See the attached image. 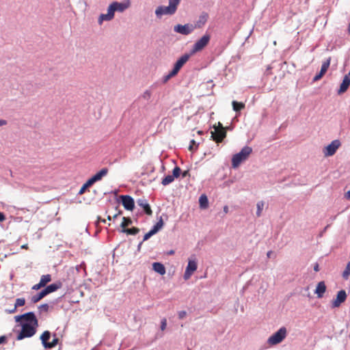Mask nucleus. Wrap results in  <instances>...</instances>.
Returning a JSON list of instances; mask_svg holds the SVG:
<instances>
[{
    "mask_svg": "<svg viewBox=\"0 0 350 350\" xmlns=\"http://www.w3.org/2000/svg\"><path fill=\"white\" fill-rule=\"evenodd\" d=\"M286 328L285 327H282L268 338L267 342L270 345H276L282 342L286 337Z\"/></svg>",
    "mask_w": 350,
    "mask_h": 350,
    "instance_id": "39448f33",
    "label": "nucleus"
},
{
    "mask_svg": "<svg viewBox=\"0 0 350 350\" xmlns=\"http://www.w3.org/2000/svg\"><path fill=\"white\" fill-rule=\"evenodd\" d=\"M326 291V286L324 282H320L318 283L317 288L315 289V293L317 295L319 298H321L323 296Z\"/></svg>",
    "mask_w": 350,
    "mask_h": 350,
    "instance_id": "b1692460",
    "label": "nucleus"
},
{
    "mask_svg": "<svg viewBox=\"0 0 350 350\" xmlns=\"http://www.w3.org/2000/svg\"><path fill=\"white\" fill-rule=\"evenodd\" d=\"M330 61H331V58L329 57L323 63L319 73L317 74L313 79L314 81H317L320 80L323 77V75L326 73L327 70H328V68L329 67Z\"/></svg>",
    "mask_w": 350,
    "mask_h": 350,
    "instance_id": "dca6fc26",
    "label": "nucleus"
},
{
    "mask_svg": "<svg viewBox=\"0 0 350 350\" xmlns=\"http://www.w3.org/2000/svg\"><path fill=\"white\" fill-rule=\"evenodd\" d=\"M189 174V171H185L183 173V177H185L187 176V174Z\"/></svg>",
    "mask_w": 350,
    "mask_h": 350,
    "instance_id": "5fc2aeb1",
    "label": "nucleus"
},
{
    "mask_svg": "<svg viewBox=\"0 0 350 350\" xmlns=\"http://www.w3.org/2000/svg\"><path fill=\"white\" fill-rule=\"evenodd\" d=\"M181 170L179 167L176 166L174 168L172 174L167 175L165 178L162 179L161 183L163 185L166 186L170 183H172L175 178L179 177L180 174Z\"/></svg>",
    "mask_w": 350,
    "mask_h": 350,
    "instance_id": "9b49d317",
    "label": "nucleus"
},
{
    "mask_svg": "<svg viewBox=\"0 0 350 350\" xmlns=\"http://www.w3.org/2000/svg\"><path fill=\"white\" fill-rule=\"evenodd\" d=\"M49 308V305H48L47 304H42V305H41V306H40V309H42V310H44V311H46H46H48Z\"/></svg>",
    "mask_w": 350,
    "mask_h": 350,
    "instance_id": "a18cd8bd",
    "label": "nucleus"
},
{
    "mask_svg": "<svg viewBox=\"0 0 350 350\" xmlns=\"http://www.w3.org/2000/svg\"><path fill=\"white\" fill-rule=\"evenodd\" d=\"M61 287H62V283L60 282H59L53 283V284H51L47 286L45 288L43 289V291L46 296L48 294L56 291Z\"/></svg>",
    "mask_w": 350,
    "mask_h": 350,
    "instance_id": "aec40b11",
    "label": "nucleus"
},
{
    "mask_svg": "<svg viewBox=\"0 0 350 350\" xmlns=\"http://www.w3.org/2000/svg\"><path fill=\"white\" fill-rule=\"evenodd\" d=\"M6 124V121L4 120H0V126H3Z\"/></svg>",
    "mask_w": 350,
    "mask_h": 350,
    "instance_id": "8fccbe9b",
    "label": "nucleus"
},
{
    "mask_svg": "<svg viewBox=\"0 0 350 350\" xmlns=\"http://www.w3.org/2000/svg\"><path fill=\"white\" fill-rule=\"evenodd\" d=\"M348 76H349V77L350 76V72H349V75H348Z\"/></svg>",
    "mask_w": 350,
    "mask_h": 350,
    "instance_id": "e2e57ef3",
    "label": "nucleus"
},
{
    "mask_svg": "<svg viewBox=\"0 0 350 350\" xmlns=\"http://www.w3.org/2000/svg\"><path fill=\"white\" fill-rule=\"evenodd\" d=\"M51 275L50 274L42 275L40 282L44 286V287L51 281Z\"/></svg>",
    "mask_w": 350,
    "mask_h": 350,
    "instance_id": "2f4dec72",
    "label": "nucleus"
},
{
    "mask_svg": "<svg viewBox=\"0 0 350 350\" xmlns=\"http://www.w3.org/2000/svg\"><path fill=\"white\" fill-rule=\"evenodd\" d=\"M8 342V338L5 336H0V345L5 344Z\"/></svg>",
    "mask_w": 350,
    "mask_h": 350,
    "instance_id": "37998d69",
    "label": "nucleus"
},
{
    "mask_svg": "<svg viewBox=\"0 0 350 350\" xmlns=\"http://www.w3.org/2000/svg\"><path fill=\"white\" fill-rule=\"evenodd\" d=\"M42 287H44V286L39 282V283H38L32 286V289L37 291Z\"/></svg>",
    "mask_w": 350,
    "mask_h": 350,
    "instance_id": "a19ab883",
    "label": "nucleus"
},
{
    "mask_svg": "<svg viewBox=\"0 0 350 350\" xmlns=\"http://www.w3.org/2000/svg\"><path fill=\"white\" fill-rule=\"evenodd\" d=\"M172 70L169 72V74L167 75H166L165 77V80H164L165 82L167 81L170 78L176 75H172Z\"/></svg>",
    "mask_w": 350,
    "mask_h": 350,
    "instance_id": "79ce46f5",
    "label": "nucleus"
},
{
    "mask_svg": "<svg viewBox=\"0 0 350 350\" xmlns=\"http://www.w3.org/2000/svg\"><path fill=\"white\" fill-rule=\"evenodd\" d=\"M122 203L124 208L128 211H133L135 207V202L130 196H121Z\"/></svg>",
    "mask_w": 350,
    "mask_h": 350,
    "instance_id": "2eb2a0df",
    "label": "nucleus"
},
{
    "mask_svg": "<svg viewBox=\"0 0 350 350\" xmlns=\"http://www.w3.org/2000/svg\"><path fill=\"white\" fill-rule=\"evenodd\" d=\"M271 254H272V252H271V251H269V252H267V257H268V258H270V257H271Z\"/></svg>",
    "mask_w": 350,
    "mask_h": 350,
    "instance_id": "4d7b16f0",
    "label": "nucleus"
},
{
    "mask_svg": "<svg viewBox=\"0 0 350 350\" xmlns=\"http://www.w3.org/2000/svg\"><path fill=\"white\" fill-rule=\"evenodd\" d=\"M341 144L338 139H335L331 142L329 145H327L323 149V154L325 157H331L334 155L338 148L340 146Z\"/></svg>",
    "mask_w": 350,
    "mask_h": 350,
    "instance_id": "0eeeda50",
    "label": "nucleus"
},
{
    "mask_svg": "<svg viewBox=\"0 0 350 350\" xmlns=\"http://www.w3.org/2000/svg\"><path fill=\"white\" fill-rule=\"evenodd\" d=\"M107 219H108V220H111V217L110 215H109V216L107 217Z\"/></svg>",
    "mask_w": 350,
    "mask_h": 350,
    "instance_id": "052dcab7",
    "label": "nucleus"
},
{
    "mask_svg": "<svg viewBox=\"0 0 350 350\" xmlns=\"http://www.w3.org/2000/svg\"><path fill=\"white\" fill-rule=\"evenodd\" d=\"M211 40V35L205 33L199 40H198L193 45L190 55H194L198 52L202 51L209 43Z\"/></svg>",
    "mask_w": 350,
    "mask_h": 350,
    "instance_id": "7ed1b4c3",
    "label": "nucleus"
},
{
    "mask_svg": "<svg viewBox=\"0 0 350 350\" xmlns=\"http://www.w3.org/2000/svg\"><path fill=\"white\" fill-rule=\"evenodd\" d=\"M350 275V261L347 264L346 268L342 272V277L344 279L347 280Z\"/></svg>",
    "mask_w": 350,
    "mask_h": 350,
    "instance_id": "f704fd0d",
    "label": "nucleus"
},
{
    "mask_svg": "<svg viewBox=\"0 0 350 350\" xmlns=\"http://www.w3.org/2000/svg\"><path fill=\"white\" fill-rule=\"evenodd\" d=\"M200 206L202 208H206L208 206V201L206 195H201L199 198Z\"/></svg>",
    "mask_w": 350,
    "mask_h": 350,
    "instance_id": "cd10ccee",
    "label": "nucleus"
},
{
    "mask_svg": "<svg viewBox=\"0 0 350 350\" xmlns=\"http://www.w3.org/2000/svg\"><path fill=\"white\" fill-rule=\"evenodd\" d=\"M107 173L108 169L107 167L103 168L98 172L94 174L92 178H90L91 181H92L94 183L96 181L101 180L103 177L107 174Z\"/></svg>",
    "mask_w": 350,
    "mask_h": 350,
    "instance_id": "4be33fe9",
    "label": "nucleus"
},
{
    "mask_svg": "<svg viewBox=\"0 0 350 350\" xmlns=\"http://www.w3.org/2000/svg\"><path fill=\"white\" fill-rule=\"evenodd\" d=\"M130 5H131L130 0H124L122 2L114 1V2L111 3L109 5V7L110 8L111 11L114 14L115 12H116V11L120 12H124L125 10L129 8L130 7Z\"/></svg>",
    "mask_w": 350,
    "mask_h": 350,
    "instance_id": "423d86ee",
    "label": "nucleus"
},
{
    "mask_svg": "<svg viewBox=\"0 0 350 350\" xmlns=\"http://www.w3.org/2000/svg\"><path fill=\"white\" fill-rule=\"evenodd\" d=\"M194 29L195 27L189 23L184 25L178 24L174 27V31L185 36L190 34Z\"/></svg>",
    "mask_w": 350,
    "mask_h": 350,
    "instance_id": "6e6552de",
    "label": "nucleus"
},
{
    "mask_svg": "<svg viewBox=\"0 0 350 350\" xmlns=\"http://www.w3.org/2000/svg\"><path fill=\"white\" fill-rule=\"evenodd\" d=\"M25 299L24 298L16 299L14 308L12 310H10L9 312L10 313L15 312V311L18 307L23 306L25 305Z\"/></svg>",
    "mask_w": 350,
    "mask_h": 350,
    "instance_id": "bb28decb",
    "label": "nucleus"
},
{
    "mask_svg": "<svg viewBox=\"0 0 350 350\" xmlns=\"http://www.w3.org/2000/svg\"><path fill=\"white\" fill-rule=\"evenodd\" d=\"M142 98L145 100H149L151 97V92L150 90H146L143 94H142Z\"/></svg>",
    "mask_w": 350,
    "mask_h": 350,
    "instance_id": "58836bf2",
    "label": "nucleus"
},
{
    "mask_svg": "<svg viewBox=\"0 0 350 350\" xmlns=\"http://www.w3.org/2000/svg\"><path fill=\"white\" fill-rule=\"evenodd\" d=\"M163 221L162 218L161 217L160 219L157 221V223L153 226V228L148 232L145 234L143 239V241H147L152 235L156 234L159 230H161L163 228Z\"/></svg>",
    "mask_w": 350,
    "mask_h": 350,
    "instance_id": "4468645a",
    "label": "nucleus"
},
{
    "mask_svg": "<svg viewBox=\"0 0 350 350\" xmlns=\"http://www.w3.org/2000/svg\"><path fill=\"white\" fill-rule=\"evenodd\" d=\"M137 203L140 207L143 208L144 211L146 215L150 216L152 215V211L150 208V206L146 200L139 199L137 201Z\"/></svg>",
    "mask_w": 350,
    "mask_h": 350,
    "instance_id": "a211bd4d",
    "label": "nucleus"
},
{
    "mask_svg": "<svg viewBox=\"0 0 350 350\" xmlns=\"http://www.w3.org/2000/svg\"><path fill=\"white\" fill-rule=\"evenodd\" d=\"M252 149L249 146L243 147L241 150L235 154L232 159V165L234 168L237 167L241 162L246 160L252 153Z\"/></svg>",
    "mask_w": 350,
    "mask_h": 350,
    "instance_id": "f03ea898",
    "label": "nucleus"
},
{
    "mask_svg": "<svg viewBox=\"0 0 350 350\" xmlns=\"http://www.w3.org/2000/svg\"><path fill=\"white\" fill-rule=\"evenodd\" d=\"M122 232L126 233L127 234H137L139 232V229L137 227H133L131 228L122 229Z\"/></svg>",
    "mask_w": 350,
    "mask_h": 350,
    "instance_id": "c85d7f7f",
    "label": "nucleus"
},
{
    "mask_svg": "<svg viewBox=\"0 0 350 350\" xmlns=\"http://www.w3.org/2000/svg\"><path fill=\"white\" fill-rule=\"evenodd\" d=\"M46 296L45 293H44L43 290L41 291L39 293L33 295L32 297H31V301L33 303H37L40 300H41L43 297H44Z\"/></svg>",
    "mask_w": 350,
    "mask_h": 350,
    "instance_id": "c756f323",
    "label": "nucleus"
},
{
    "mask_svg": "<svg viewBox=\"0 0 350 350\" xmlns=\"http://www.w3.org/2000/svg\"><path fill=\"white\" fill-rule=\"evenodd\" d=\"M58 342L59 339L57 338H55L51 342L46 345V349H51L55 347L58 344Z\"/></svg>",
    "mask_w": 350,
    "mask_h": 350,
    "instance_id": "4c0bfd02",
    "label": "nucleus"
},
{
    "mask_svg": "<svg viewBox=\"0 0 350 350\" xmlns=\"http://www.w3.org/2000/svg\"><path fill=\"white\" fill-rule=\"evenodd\" d=\"M167 326V320L165 318L163 319L161 322V329L164 331Z\"/></svg>",
    "mask_w": 350,
    "mask_h": 350,
    "instance_id": "ea45409f",
    "label": "nucleus"
},
{
    "mask_svg": "<svg viewBox=\"0 0 350 350\" xmlns=\"http://www.w3.org/2000/svg\"><path fill=\"white\" fill-rule=\"evenodd\" d=\"M152 269L160 275H164L165 273V268L161 262H154L152 264Z\"/></svg>",
    "mask_w": 350,
    "mask_h": 350,
    "instance_id": "393cba45",
    "label": "nucleus"
},
{
    "mask_svg": "<svg viewBox=\"0 0 350 350\" xmlns=\"http://www.w3.org/2000/svg\"><path fill=\"white\" fill-rule=\"evenodd\" d=\"M208 18V15L207 13H202L200 16L198 20L196 21V23L195 25H193L196 28H201L202 26H204L206 23L207 22Z\"/></svg>",
    "mask_w": 350,
    "mask_h": 350,
    "instance_id": "5701e85b",
    "label": "nucleus"
},
{
    "mask_svg": "<svg viewBox=\"0 0 350 350\" xmlns=\"http://www.w3.org/2000/svg\"><path fill=\"white\" fill-rule=\"evenodd\" d=\"M213 128H214V129H215V128H217V129H224V126H223V125H222V124H221V122H218L217 126L214 125V126H213Z\"/></svg>",
    "mask_w": 350,
    "mask_h": 350,
    "instance_id": "de8ad7c7",
    "label": "nucleus"
},
{
    "mask_svg": "<svg viewBox=\"0 0 350 350\" xmlns=\"http://www.w3.org/2000/svg\"><path fill=\"white\" fill-rule=\"evenodd\" d=\"M169 254H174V252L173 250H171L168 253Z\"/></svg>",
    "mask_w": 350,
    "mask_h": 350,
    "instance_id": "bf43d9fd",
    "label": "nucleus"
},
{
    "mask_svg": "<svg viewBox=\"0 0 350 350\" xmlns=\"http://www.w3.org/2000/svg\"><path fill=\"white\" fill-rule=\"evenodd\" d=\"M350 85V78L348 75H345L342 83L340 84V89L338 90V93L339 94H342L347 91L349 86Z\"/></svg>",
    "mask_w": 350,
    "mask_h": 350,
    "instance_id": "412c9836",
    "label": "nucleus"
},
{
    "mask_svg": "<svg viewBox=\"0 0 350 350\" xmlns=\"http://www.w3.org/2000/svg\"><path fill=\"white\" fill-rule=\"evenodd\" d=\"M21 247H22L23 249H26V250H27V249H28V245H27V244L23 245L21 246Z\"/></svg>",
    "mask_w": 350,
    "mask_h": 350,
    "instance_id": "6e6d98bb",
    "label": "nucleus"
},
{
    "mask_svg": "<svg viewBox=\"0 0 350 350\" xmlns=\"http://www.w3.org/2000/svg\"><path fill=\"white\" fill-rule=\"evenodd\" d=\"M6 217L3 213L0 212V222H3L5 220Z\"/></svg>",
    "mask_w": 350,
    "mask_h": 350,
    "instance_id": "49530a36",
    "label": "nucleus"
},
{
    "mask_svg": "<svg viewBox=\"0 0 350 350\" xmlns=\"http://www.w3.org/2000/svg\"><path fill=\"white\" fill-rule=\"evenodd\" d=\"M34 324L31 325L29 323H24L22 324L21 332L18 334L16 339L21 340L25 338H29L33 336L36 332V328Z\"/></svg>",
    "mask_w": 350,
    "mask_h": 350,
    "instance_id": "20e7f679",
    "label": "nucleus"
},
{
    "mask_svg": "<svg viewBox=\"0 0 350 350\" xmlns=\"http://www.w3.org/2000/svg\"><path fill=\"white\" fill-rule=\"evenodd\" d=\"M345 197L347 200H350V189L345 194Z\"/></svg>",
    "mask_w": 350,
    "mask_h": 350,
    "instance_id": "09e8293b",
    "label": "nucleus"
},
{
    "mask_svg": "<svg viewBox=\"0 0 350 350\" xmlns=\"http://www.w3.org/2000/svg\"><path fill=\"white\" fill-rule=\"evenodd\" d=\"M347 293L345 290H340L338 292L336 298L334 299L332 302V306L333 308L339 307L341 304L344 303L347 299Z\"/></svg>",
    "mask_w": 350,
    "mask_h": 350,
    "instance_id": "ddd939ff",
    "label": "nucleus"
},
{
    "mask_svg": "<svg viewBox=\"0 0 350 350\" xmlns=\"http://www.w3.org/2000/svg\"><path fill=\"white\" fill-rule=\"evenodd\" d=\"M51 338V333L49 331H44L42 335L40 336V340L42 341V343L44 346V347L46 348V345L49 344V342L48 340Z\"/></svg>",
    "mask_w": 350,
    "mask_h": 350,
    "instance_id": "a878e982",
    "label": "nucleus"
},
{
    "mask_svg": "<svg viewBox=\"0 0 350 350\" xmlns=\"http://www.w3.org/2000/svg\"><path fill=\"white\" fill-rule=\"evenodd\" d=\"M186 315H187V312L185 310L180 311L178 312V318L180 319H184L186 317Z\"/></svg>",
    "mask_w": 350,
    "mask_h": 350,
    "instance_id": "c03bdc74",
    "label": "nucleus"
},
{
    "mask_svg": "<svg viewBox=\"0 0 350 350\" xmlns=\"http://www.w3.org/2000/svg\"><path fill=\"white\" fill-rule=\"evenodd\" d=\"M348 29H349V33H350V24L349 25V28H348Z\"/></svg>",
    "mask_w": 350,
    "mask_h": 350,
    "instance_id": "680f3d73",
    "label": "nucleus"
},
{
    "mask_svg": "<svg viewBox=\"0 0 350 350\" xmlns=\"http://www.w3.org/2000/svg\"><path fill=\"white\" fill-rule=\"evenodd\" d=\"M94 184L91 179L90 178L81 188L79 193L82 194L85 192V189L89 187L92 186Z\"/></svg>",
    "mask_w": 350,
    "mask_h": 350,
    "instance_id": "72a5a7b5",
    "label": "nucleus"
},
{
    "mask_svg": "<svg viewBox=\"0 0 350 350\" xmlns=\"http://www.w3.org/2000/svg\"><path fill=\"white\" fill-rule=\"evenodd\" d=\"M180 0H169L168 6H159L155 10V14L158 18L163 15H172L176 10Z\"/></svg>",
    "mask_w": 350,
    "mask_h": 350,
    "instance_id": "f257e3e1",
    "label": "nucleus"
},
{
    "mask_svg": "<svg viewBox=\"0 0 350 350\" xmlns=\"http://www.w3.org/2000/svg\"><path fill=\"white\" fill-rule=\"evenodd\" d=\"M224 211L225 213H227L228 212V206H225L224 207Z\"/></svg>",
    "mask_w": 350,
    "mask_h": 350,
    "instance_id": "864d4df0",
    "label": "nucleus"
},
{
    "mask_svg": "<svg viewBox=\"0 0 350 350\" xmlns=\"http://www.w3.org/2000/svg\"><path fill=\"white\" fill-rule=\"evenodd\" d=\"M211 138L217 144L221 143L224 139L226 137V131L225 129H214L213 131L211 132Z\"/></svg>",
    "mask_w": 350,
    "mask_h": 350,
    "instance_id": "1a4fd4ad",
    "label": "nucleus"
},
{
    "mask_svg": "<svg viewBox=\"0 0 350 350\" xmlns=\"http://www.w3.org/2000/svg\"><path fill=\"white\" fill-rule=\"evenodd\" d=\"M114 14L111 11L109 7H108L107 9V14H101L98 18V23L100 25L103 23L104 21H111L113 18Z\"/></svg>",
    "mask_w": 350,
    "mask_h": 350,
    "instance_id": "6ab92c4d",
    "label": "nucleus"
},
{
    "mask_svg": "<svg viewBox=\"0 0 350 350\" xmlns=\"http://www.w3.org/2000/svg\"><path fill=\"white\" fill-rule=\"evenodd\" d=\"M18 318L26 321L27 323H31V325L34 324L36 326H38V319H36L35 314L32 312L19 316Z\"/></svg>",
    "mask_w": 350,
    "mask_h": 350,
    "instance_id": "f3484780",
    "label": "nucleus"
},
{
    "mask_svg": "<svg viewBox=\"0 0 350 350\" xmlns=\"http://www.w3.org/2000/svg\"><path fill=\"white\" fill-rule=\"evenodd\" d=\"M314 270L315 271H319V265L318 264L315 265V266L314 267Z\"/></svg>",
    "mask_w": 350,
    "mask_h": 350,
    "instance_id": "3c124183",
    "label": "nucleus"
},
{
    "mask_svg": "<svg viewBox=\"0 0 350 350\" xmlns=\"http://www.w3.org/2000/svg\"><path fill=\"white\" fill-rule=\"evenodd\" d=\"M131 224H132V220L131 218L124 217L122 218V221L121 223L120 226L122 229H126V227L131 225Z\"/></svg>",
    "mask_w": 350,
    "mask_h": 350,
    "instance_id": "473e14b6",
    "label": "nucleus"
},
{
    "mask_svg": "<svg viewBox=\"0 0 350 350\" xmlns=\"http://www.w3.org/2000/svg\"><path fill=\"white\" fill-rule=\"evenodd\" d=\"M198 135H202L203 134V131H198Z\"/></svg>",
    "mask_w": 350,
    "mask_h": 350,
    "instance_id": "13d9d810",
    "label": "nucleus"
},
{
    "mask_svg": "<svg viewBox=\"0 0 350 350\" xmlns=\"http://www.w3.org/2000/svg\"><path fill=\"white\" fill-rule=\"evenodd\" d=\"M199 144L196 142L194 139L191 140L190 144L189 146V150L191 152H195L197 150Z\"/></svg>",
    "mask_w": 350,
    "mask_h": 350,
    "instance_id": "c9c22d12",
    "label": "nucleus"
},
{
    "mask_svg": "<svg viewBox=\"0 0 350 350\" xmlns=\"http://www.w3.org/2000/svg\"><path fill=\"white\" fill-rule=\"evenodd\" d=\"M191 55L190 54H185L182 55L175 63L174 66L172 69V75H177L179 70L183 66V65L189 60Z\"/></svg>",
    "mask_w": 350,
    "mask_h": 350,
    "instance_id": "9d476101",
    "label": "nucleus"
},
{
    "mask_svg": "<svg viewBox=\"0 0 350 350\" xmlns=\"http://www.w3.org/2000/svg\"><path fill=\"white\" fill-rule=\"evenodd\" d=\"M198 265L196 261L195 260H189L184 273V279L185 280H189L194 271H196Z\"/></svg>",
    "mask_w": 350,
    "mask_h": 350,
    "instance_id": "f8f14e48",
    "label": "nucleus"
},
{
    "mask_svg": "<svg viewBox=\"0 0 350 350\" xmlns=\"http://www.w3.org/2000/svg\"><path fill=\"white\" fill-rule=\"evenodd\" d=\"M232 105L233 109L235 111H239L241 109L245 108V104L244 103H239V102L235 101V100L232 101Z\"/></svg>",
    "mask_w": 350,
    "mask_h": 350,
    "instance_id": "7c9ffc66",
    "label": "nucleus"
},
{
    "mask_svg": "<svg viewBox=\"0 0 350 350\" xmlns=\"http://www.w3.org/2000/svg\"><path fill=\"white\" fill-rule=\"evenodd\" d=\"M264 202L262 201L258 202L257 203V211H256V215L258 217H260L261 215V212L264 207Z\"/></svg>",
    "mask_w": 350,
    "mask_h": 350,
    "instance_id": "e433bc0d",
    "label": "nucleus"
},
{
    "mask_svg": "<svg viewBox=\"0 0 350 350\" xmlns=\"http://www.w3.org/2000/svg\"><path fill=\"white\" fill-rule=\"evenodd\" d=\"M121 213H122L121 211H118L117 213L114 214V215L113 216V218H116Z\"/></svg>",
    "mask_w": 350,
    "mask_h": 350,
    "instance_id": "603ef678",
    "label": "nucleus"
}]
</instances>
